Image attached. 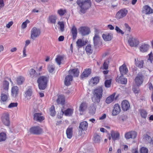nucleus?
Instances as JSON below:
<instances>
[{
	"mask_svg": "<svg viewBox=\"0 0 153 153\" xmlns=\"http://www.w3.org/2000/svg\"><path fill=\"white\" fill-rule=\"evenodd\" d=\"M76 2L80 8V12L83 13H85L91 6L90 0H77Z\"/></svg>",
	"mask_w": 153,
	"mask_h": 153,
	"instance_id": "obj_1",
	"label": "nucleus"
},
{
	"mask_svg": "<svg viewBox=\"0 0 153 153\" xmlns=\"http://www.w3.org/2000/svg\"><path fill=\"white\" fill-rule=\"evenodd\" d=\"M48 80V78L44 76H40L38 79L37 82L39 88L40 90H44L47 87Z\"/></svg>",
	"mask_w": 153,
	"mask_h": 153,
	"instance_id": "obj_2",
	"label": "nucleus"
},
{
	"mask_svg": "<svg viewBox=\"0 0 153 153\" xmlns=\"http://www.w3.org/2000/svg\"><path fill=\"white\" fill-rule=\"evenodd\" d=\"M41 30L39 28L36 27L32 28L31 30L30 38L33 40H35V39L41 35Z\"/></svg>",
	"mask_w": 153,
	"mask_h": 153,
	"instance_id": "obj_3",
	"label": "nucleus"
},
{
	"mask_svg": "<svg viewBox=\"0 0 153 153\" xmlns=\"http://www.w3.org/2000/svg\"><path fill=\"white\" fill-rule=\"evenodd\" d=\"M29 131L31 133L38 135L42 133V130L40 127L37 126L31 127Z\"/></svg>",
	"mask_w": 153,
	"mask_h": 153,
	"instance_id": "obj_4",
	"label": "nucleus"
},
{
	"mask_svg": "<svg viewBox=\"0 0 153 153\" xmlns=\"http://www.w3.org/2000/svg\"><path fill=\"white\" fill-rule=\"evenodd\" d=\"M128 13L127 10L125 8H123L118 12L115 16L117 19H120L125 16Z\"/></svg>",
	"mask_w": 153,
	"mask_h": 153,
	"instance_id": "obj_5",
	"label": "nucleus"
},
{
	"mask_svg": "<svg viewBox=\"0 0 153 153\" xmlns=\"http://www.w3.org/2000/svg\"><path fill=\"white\" fill-rule=\"evenodd\" d=\"M128 42L129 45L131 47H136L139 44V41L132 36L129 37Z\"/></svg>",
	"mask_w": 153,
	"mask_h": 153,
	"instance_id": "obj_6",
	"label": "nucleus"
},
{
	"mask_svg": "<svg viewBox=\"0 0 153 153\" xmlns=\"http://www.w3.org/2000/svg\"><path fill=\"white\" fill-rule=\"evenodd\" d=\"M143 76L141 74H138L135 77L134 81L137 86L140 85L143 81Z\"/></svg>",
	"mask_w": 153,
	"mask_h": 153,
	"instance_id": "obj_7",
	"label": "nucleus"
},
{
	"mask_svg": "<svg viewBox=\"0 0 153 153\" xmlns=\"http://www.w3.org/2000/svg\"><path fill=\"white\" fill-rule=\"evenodd\" d=\"M1 120L5 125L9 126L10 123L9 114L7 113L3 114L1 117Z\"/></svg>",
	"mask_w": 153,
	"mask_h": 153,
	"instance_id": "obj_8",
	"label": "nucleus"
},
{
	"mask_svg": "<svg viewBox=\"0 0 153 153\" xmlns=\"http://www.w3.org/2000/svg\"><path fill=\"white\" fill-rule=\"evenodd\" d=\"M79 30L80 33L83 36L88 35L90 32V28L86 27H81Z\"/></svg>",
	"mask_w": 153,
	"mask_h": 153,
	"instance_id": "obj_9",
	"label": "nucleus"
},
{
	"mask_svg": "<svg viewBox=\"0 0 153 153\" xmlns=\"http://www.w3.org/2000/svg\"><path fill=\"white\" fill-rule=\"evenodd\" d=\"M88 127V123L86 121L81 122L79 127V131L82 132V131H86Z\"/></svg>",
	"mask_w": 153,
	"mask_h": 153,
	"instance_id": "obj_10",
	"label": "nucleus"
},
{
	"mask_svg": "<svg viewBox=\"0 0 153 153\" xmlns=\"http://www.w3.org/2000/svg\"><path fill=\"white\" fill-rule=\"evenodd\" d=\"M103 89L101 87H98L95 89L93 92V95L102 97Z\"/></svg>",
	"mask_w": 153,
	"mask_h": 153,
	"instance_id": "obj_11",
	"label": "nucleus"
},
{
	"mask_svg": "<svg viewBox=\"0 0 153 153\" xmlns=\"http://www.w3.org/2000/svg\"><path fill=\"white\" fill-rule=\"evenodd\" d=\"M91 70L90 68H86L85 69L82 74L80 75V78L82 79L87 78L91 74Z\"/></svg>",
	"mask_w": 153,
	"mask_h": 153,
	"instance_id": "obj_12",
	"label": "nucleus"
},
{
	"mask_svg": "<svg viewBox=\"0 0 153 153\" xmlns=\"http://www.w3.org/2000/svg\"><path fill=\"white\" fill-rule=\"evenodd\" d=\"M121 107L123 111H126L129 109L130 105L128 101L124 100L121 103Z\"/></svg>",
	"mask_w": 153,
	"mask_h": 153,
	"instance_id": "obj_13",
	"label": "nucleus"
},
{
	"mask_svg": "<svg viewBox=\"0 0 153 153\" xmlns=\"http://www.w3.org/2000/svg\"><path fill=\"white\" fill-rule=\"evenodd\" d=\"M102 36L105 41H109L113 39V35L111 33H104L102 35Z\"/></svg>",
	"mask_w": 153,
	"mask_h": 153,
	"instance_id": "obj_14",
	"label": "nucleus"
},
{
	"mask_svg": "<svg viewBox=\"0 0 153 153\" xmlns=\"http://www.w3.org/2000/svg\"><path fill=\"white\" fill-rule=\"evenodd\" d=\"M115 94H116L114 93L108 97L106 99V102L107 104H109L114 100H116L118 97L117 96L115 97Z\"/></svg>",
	"mask_w": 153,
	"mask_h": 153,
	"instance_id": "obj_15",
	"label": "nucleus"
},
{
	"mask_svg": "<svg viewBox=\"0 0 153 153\" xmlns=\"http://www.w3.org/2000/svg\"><path fill=\"white\" fill-rule=\"evenodd\" d=\"M119 70L121 75L126 74L128 71V70L125 64H123L119 68Z\"/></svg>",
	"mask_w": 153,
	"mask_h": 153,
	"instance_id": "obj_16",
	"label": "nucleus"
},
{
	"mask_svg": "<svg viewBox=\"0 0 153 153\" xmlns=\"http://www.w3.org/2000/svg\"><path fill=\"white\" fill-rule=\"evenodd\" d=\"M33 94V91L31 88H28L25 92L24 96L25 98L27 99H30L31 97Z\"/></svg>",
	"mask_w": 153,
	"mask_h": 153,
	"instance_id": "obj_17",
	"label": "nucleus"
},
{
	"mask_svg": "<svg viewBox=\"0 0 153 153\" xmlns=\"http://www.w3.org/2000/svg\"><path fill=\"white\" fill-rule=\"evenodd\" d=\"M41 113H35L34 115V120L36 121L41 122L45 119L44 117L42 116Z\"/></svg>",
	"mask_w": 153,
	"mask_h": 153,
	"instance_id": "obj_18",
	"label": "nucleus"
},
{
	"mask_svg": "<svg viewBox=\"0 0 153 153\" xmlns=\"http://www.w3.org/2000/svg\"><path fill=\"white\" fill-rule=\"evenodd\" d=\"M19 89L17 86H14L11 88V95L13 97L16 98L18 96Z\"/></svg>",
	"mask_w": 153,
	"mask_h": 153,
	"instance_id": "obj_19",
	"label": "nucleus"
},
{
	"mask_svg": "<svg viewBox=\"0 0 153 153\" xmlns=\"http://www.w3.org/2000/svg\"><path fill=\"white\" fill-rule=\"evenodd\" d=\"M9 85V82L6 80H4L2 82V88L3 89L2 91H3L4 90L5 91V92L6 94L8 92Z\"/></svg>",
	"mask_w": 153,
	"mask_h": 153,
	"instance_id": "obj_20",
	"label": "nucleus"
},
{
	"mask_svg": "<svg viewBox=\"0 0 153 153\" xmlns=\"http://www.w3.org/2000/svg\"><path fill=\"white\" fill-rule=\"evenodd\" d=\"M68 73L71 76H73L74 77H77L79 75V72L77 68H74L68 71Z\"/></svg>",
	"mask_w": 153,
	"mask_h": 153,
	"instance_id": "obj_21",
	"label": "nucleus"
},
{
	"mask_svg": "<svg viewBox=\"0 0 153 153\" xmlns=\"http://www.w3.org/2000/svg\"><path fill=\"white\" fill-rule=\"evenodd\" d=\"M120 108L118 104H115L114 106L112 114L113 116H115L118 114L120 111Z\"/></svg>",
	"mask_w": 153,
	"mask_h": 153,
	"instance_id": "obj_22",
	"label": "nucleus"
},
{
	"mask_svg": "<svg viewBox=\"0 0 153 153\" xmlns=\"http://www.w3.org/2000/svg\"><path fill=\"white\" fill-rule=\"evenodd\" d=\"M143 10L142 11L143 13L146 14H150L153 13V10L148 5H145L143 7Z\"/></svg>",
	"mask_w": 153,
	"mask_h": 153,
	"instance_id": "obj_23",
	"label": "nucleus"
},
{
	"mask_svg": "<svg viewBox=\"0 0 153 153\" xmlns=\"http://www.w3.org/2000/svg\"><path fill=\"white\" fill-rule=\"evenodd\" d=\"M87 42L82 39H79L76 42V45L79 48L85 45Z\"/></svg>",
	"mask_w": 153,
	"mask_h": 153,
	"instance_id": "obj_24",
	"label": "nucleus"
},
{
	"mask_svg": "<svg viewBox=\"0 0 153 153\" xmlns=\"http://www.w3.org/2000/svg\"><path fill=\"white\" fill-rule=\"evenodd\" d=\"M116 80L119 83L123 84H126L127 81V79L122 75L119 77L116 78Z\"/></svg>",
	"mask_w": 153,
	"mask_h": 153,
	"instance_id": "obj_25",
	"label": "nucleus"
},
{
	"mask_svg": "<svg viewBox=\"0 0 153 153\" xmlns=\"http://www.w3.org/2000/svg\"><path fill=\"white\" fill-rule=\"evenodd\" d=\"M4 91H2L1 95V103L4 104V102H6L7 100L8 96L7 94H5Z\"/></svg>",
	"mask_w": 153,
	"mask_h": 153,
	"instance_id": "obj_26",
	"label": "nucleus"
},
{
	"mask_svg": "<svg viewBox=\"0 0 153 153\" xmlns=\"http://www.w3.org/2000/svg\"><path fill=\"white\" fill-rule=\"evenodd\" d=\"M61 111H62L63 114L66 116H70L72 115L73 113V109L71 108H68L67 110L63 111L62 109H61Z\"/></svg>",
	"mask_w": 153,
	"mask_h": 153,
	"instance_id": "obj_27",
	"label": "nucleus"
},
{
	"mask_svg": "<svg viewBox=\"0 0 153 153\" xmlns=\"http://www.w3.org/2000/svg\"><path fill=\"white\" fill-rule=\"evenodd\" d=\"M73 80V76L71 75H68L66 77L65 80V84L67 86L69 85L70 84V82Z\"/></svg>",
	"mask_w": 153,
	"mask_h": 153,
	"instance_id": "obj_28",
	"label": "nucleus"
},
{
	"mask_svg": "<svg viewBox=\"0 0 153 153\" xmlns=\"http://www.w3.org/2000/svg\"><path fill=\"white\" fill-rule=\"evenodd\" d=\"M71 33H72L73 36V39L75 40L77 36V30L75 26H73L71 30Z\"/></svg>",
	"mask_w": 153,
	"mask_h": 153,
	"instance_id": "obj_29",
	"label": "nucleus"
},
{
	"mask_svg": "<svg viewBox=\"0 0 153 153\" xmlns=\"http://www.w3.org/2000/svg\"><path fill=\"white\" fill-rule=\"evenodd\" d=\"M111 134L112 139L114 141L119 139L120 134L118 132L112 131L111 133Z\"/></svg>",
	"mask_w": 153,
	"mask_h": 153,
	"instance_id": "obj_30",
	"label": "nucleus"
},
{
	"mask_svg": "<svg viewBox=\"0 0 153 153\" xmlns=\"http://www.w3.org/2000/svg\"><path fill=\"white\" fill-rule=\"evenodd\" d=\"M65 98L62 95H59L58 97V98L56 100V102L59 104L63 105L65 103Z\"/></svg>",
	"mask_w": 153,
	"mask_h": 153,
	"instance_id": "obj_31",
	"label": "nucleus"
},
{
	"mask_svg": "<svg viewBox=\"0 0 153 153\" xmlns=\"http://www.w3.org/2000/svg\"><path fill=\"white\" fill-rule=\"evenodd\" d=\"M93 43L95 47L97 46L100 42V36H94L93 38Z\"/></svg>",
	"mask_w": 153,
	"mask_h": 153,
	"instance_id": "obj_32",
	"label": "nucleus"
},
{
	"mask_svg": "<svg viewBox=\"0 0 153 153\" xmlns=\"http://www.w3.org/2000/svg\"><path fill=\"white\" fill-rule=\"evenodd\" d=\"M66 134L68 138L71 139L73 134V128H68L66 131Z\"/></svg>",
	"mask_w": 153,
	"mask_h": 153,
	"instance_id": "obj_33",
	"label": "nucleus"
},
{
	"mask_svg": "<svg viewBox=\"0 0 153 153\" xmlns=\"http://www.w3.org/2000/svg\"><path fill=\"white\" fill-rule=\"evenodd\" d=\"M149 46L147 44H144L142 45L140 47V50L143 52H146L149 48Z\"/></svg>",
	"mask_w": 153,
	"mask_h": 153,
	"instance_id": "obj_34",
	"label": "nucleus"
},
{
	"mask_svg": "<svg viewBox=\"0 0 153 153\" xmlns=\"http://www.w3.org/2000/svg\"><path fill=\"white\" fill-rule=\"evenodd\" d=\"M102 98L93 95V97H92V100L93 102L95 103H98L100 102L101 99Z\"/></svg>",
	"mask_w": 153,
	"mask_h": 153,
	"instance_id": "obj_35",
	"label": "nucleus"
},
{
	"mask_svg": "<svg viewBox=\"0 0 153 153\" xmlns=\"http://www.w3.org/2000/svg\"><path fill=\"white\" fill-rule=\"evenodd\" d=\"M135 65L138 67L141 68H143V61L141 60V61H138L137 59H135Z\"/></svg>",
	"mask_w": 153,
	"mask_h": 153,
	"instance_id": "obj_36",
	"label": "nucleus"
},
{
	"mask_svg": "<svg viewBox=\"0 0 153 153\" xmlns=\"http://www.w3.org/2000/svg\"><path fill=\"white\" fill-rule=\"evenodd\" d=\"M94 141L95 143H99L101 140V138L100 136L97 134H95L94 135Z\"/></svg>",
	"mask_w": 153,
	"mask_h": 153,
	"instance_id": "obj_37",
	"label": "nucleus"
},
{
	"mask_svg": "<svg viewBox=\"0 0 153 153\" xmlns=\"http://www.w3.org/2000/svg\"><path fill=\"white\" fill-rule=\"evenodd\" d=\"M56 16L51 15L49 17L48 20L50 23L54 24L56 23Z\"/></svg>",
	"mask_w": 153,
	"mask_h": 153,
	"instance_id": "obj_38",
	"label": "nucleus"
},
{
	"mask_svg": "<svg viewBox=\"0 0 153 153\" xmlns=\"http://www.w3.org/2000/svg\"><path fill=\"white\" fill-rule=\"evenodd\" d=\"M85 51L87 53L89 54H90L92 53L93 51L91 45H88L86 46Z\"/></svg>",
	"mask_w": 153,
	"mask_h": 153,
	"instance_id": "obj_39",
	"label": "nucleus"
},
{
	"mask_svg": "<svg viewBox=\"0 0 153 153\" xmlns=\"http://www.w3.org/2000/svg\"><path fill=\"white\" fill-rule=\"evenodd\" d=\"M87 106L85 103H82L79 106V111L80 112L84 111L87 108Z\"/></svg>",
	"mask_w": 153,
	"mask_h": 153,
	"instance_id": "obj_40",
	"label": "nucleus"
},
{
	"mask_svg": "<svg viewBox=\"0 0 153 153\" xmlns=\"http://www.w3.org/2000/svg\"><path fill=\"white\" fill-rule=\"evenodd\" d=\"M143 137L144 140L150 143V142L151 141L152 139L150 136L147 134H145L143 136Z\"/></svg>",
	"mask_w": 153,
	"mask_h": 153,
	"instance_id": "obj_41",
	"label": "nucleus"
},
{
	"mask_svg": "<svg viewBox=\"0 0 153 153\" xmlns=\"http://www.w3.org/2000/svg\"><path fill=\"white\" fill-rule=\"evenodd\" d=\"M109 62L108 59L105 60L103 64L102 68H101L103 69L107 70L108 67Z\"/></svg>",
	"mask_w": 153,
	"mask_h": 153,
	"instance_id": "obj_42",
	"label": "nucleus"
},
{
	"mask_svg": "<svg viewBox=\"0 0 153 153\" xmlns=\"http://www.w3.org/2000/svg\"><path fill=\"white\" fill-rule=\"evenodd\" d=\"M63 59V57L61 56H58L55 59V60L57 64L60 65L61 64V61Z\"/></svg>",
	"mask_w": 153,
	"mask_h": 153,
	"instance_id": "obj_43",
	"label": "nucleus"
},
{
	"mask_svg": "<svg viewBox=\"0 0 153 153\" xmlns=\"http://www.w3.org/2000/svg\"><path fill=\"white\" fill-rule=\"evenodd\" d=\"M59 26V29L61 32H63L64 30V24L63 22H59L57 23Z\"/></svg>",
	"mask_w": 153,
	"mask_h": 153,
	"instance_id": "obj_44",
	"label": "nucleus"
},
{
	"mask_svg": "<svg viewBox=\"0 0 153 153\" xmlns=\"http://www.w3.org/2000/svg\"><path fill=\"white\" fill-rule=\"evenodd\" d=\"M25 80L24 77L22 76H20L17 79V83L18 85L22 84Z\"/></svg>",
	"mask_w": 153,
	"mask_h": 153,
	"instance_id": "obj_45",
	"label": "nucleus"
},
{
	"mask_svg": "<svg viewBox=\"0 0 153 153\" xmlns=\"http://www.w3.org/2000/svg\"><path fill=\"white\" fill-rule=\"evenodd\" d=\"M29 72L31 77L33 78L36 77L37 74L36 73V71L33 69H31L30 70Z\"/></svg>",
	"mask_w": 153,
	"mask_h": 153,
	"instance_id": "obj_46",
	"label": "nucleus"
},
{
	"mask_svg": "<svg viewBox=\"0 0 153 153\" xmlns=\"http://www.w3.org/2000/svg\"><path fill=\"white\" fill-rule=\"evenodd\" d=\"M99 79L98 77H96L91 79L90 81V83H93V84H96L99 82Z\"/></svg>",
	"mask_w": 153,
	"mask_h": 153,
	"instance_id": "obj_47",
	"label": "nucleus"
},
{
	"mask_svg": "<svg viewBox=\"0 0 153 153\" xmlns=\"http://www.w3.org/2000/svg\"><path fill=\"white\" fill-rule=\"evenodd\" d=\"M140 115L141 117L144 118H146L147 114V113L146 111L144 110H141L140 112Z\"/></svg>",
	"mask_w": 153,
	"mask_h": 153,
	"instance_id": "obj_48",
	"label": "nucleus"
},
{
	"mask_svg": "<svg viewBox=\"0 0 153 153\" xmlns=\"http://www.w3.org/2000/svg\"><path fill=\"white\" fill-rule=\"evenodd\" d=\"M6 138V134L4 133H0V142L4 141Z\"/></svg>",
	"mask_w": 153,
	"mask_h": 153,
	"instance_id": "obj_49",
	"label": "nucleus"
},
{
	"mask_svg": "<svg viewBox=\"0 0 153 153\" xmlns=\"http://www.w3.org/2000/svg\"><path fill=\"white\" fill-rule=\"evenodd\" d=\"M50 112L51 115L52 116H54L56 114V112L55 111V108L54 105L51 106L50 109Z\"/></svg>",
	"mask_w": 153,
	"mask_h": 153,
	"instance_id": "obj_50",
	"label": "nucleus"
},
{
	"mask_svg": "<svg viewBox=\"0 0 153 153\" xmlns=\"http://www.w3.org/2000/svg\"><path fill=\"white\" fill-rule=\"evenodd\" d=\"M111 79L107 80L105 82V87L109 88L111 86Z\"/></svg>",
	"mask_w": 153,
	"mask_h": 153,
	"instance_id": "obj_51",
	"label": "nucleus"
},
{
	"mask_svg": "<svg viewBox=\"0 0 153 153\" xmlns=\"http://www.w3.org/2000/svg\"><path fill=\"white\" fill-rule=\"evenodd\" d=\"M66 12V10L60 9L57 11L58 13L60 16H63Z\"/></svg>",
	"mask_w": 153,
	"mask_h": 153,
	"instance_id": "obj_52",
	"label": "nucleus"
},
{
	"mask_svg": "<svg viewBox=\"0 0 153 153\" xmlns=\"http://www.w3.org/2000/svg\"><path fill=\"white\" fill-rule=\"evenodd\" d=\"M96 108L93 105L92 106H91V108H89V112L91 114L93 115L94 114Z\"/></svg>",
	"mask_w": 153,
	"mask_h": 153,
	"instance_id": "obj_53",
	"label": "nucleus"
},
{
	"mask_svg": "<svg viewBox=\"0 0 153 153\" xmlns=\"http://www.w3.org/2000/svg\"><path fill=\"white\" fill-rule=\"evenodd\" d=\"M55 67L52 65H49L48 67V70L50 73H52Z\"/></svg>",
	"mask_w": 153,
	"mask_h": 153,
	"instance_id": "obj_54",
	"label": "nucleus"
},
{
	"mask_svg": "<svg viewBox=\"0 0 153 153\" xmlns=\"http://www.w3.org/2000/svg\"><path fill=\"white\" fill-rule=\"evenodd\" d=\"M132 90L133 92L135 94L138 93L140 91L139 88L136 87L135 86L133 87L132 88Z\"/></svg>",
	"mask_w": 153,
	"mask_h": 153,
	"instance_id": "obj_55",
	"label": "nucleus"
},
{
	"mask_svg": "<svg viewBox=\"0 0 153 153\" xmlns=\"http://www.w3.org/2000/svg\"><path fill=\"white\" fill-rule=\"evenodd\" d=\"M29 23V21L28 20H27L25 22L22 23L21 26L22 28V29L25 28L27 27V24Z\"/></svg>",
	"mask_w": 153,
	"mask_h": 153,
	"instance_id": "obj_56",
	"label": "nucleus"
},
{
	"mask_svg": "<svg viewBox=\"0 0 153 153\" xmlns=\"http://www.w3.org/2000/svg\"><path fill=\"white\" fill-rule=\"evenodd\" d=\"M140 153H148V149L146 148L143 147L141 148L140 150Z\"/></svg>",
	"mask_w": 153,
	"mask_h": 153,
	"instance_id": "obj_57",
	"label": "nucleus"
},
{
	"mask_svg": "<svg viewBox=\"0 0 153 153\" xmlns=\"http://www.w3.org/2000/svg\"><path fill=\"white\" fill-rule=\"evenodd\" d=\"M115 30L117 33H121L122 35L124 34V32L117 26L116 27Z\"/></svg>",
	"mask_w": 153,
	"mask_h": 153,
	"instance_id": "obj_58",
	"label": "nucleus"
},
{
	"mask_svg": "<svg viewBox=\"0 0 153 153\" xmlns=\"http://www.w3.org/2000/svg\"><path fill=\"white\" fill-rule=\"evenodd\" d=\"M18 105L17 102H13L10 103L8 106V108H11L17 107Z\"/></svg>",
	"mask_w": 153,
	"mask_h": 153,
	"instance_id": "obj_59",
	"label": "nucleus"
},
{
	"mask_svg": "<svg viewBox=\"0 0 153 153\" xmlns=\"http://www.w3.org/2000/svg\"><path fill=\"white\" fill-rule=\"evenodd\" d=\"M131 138L134 139L136 138L137 135V133L134 131H131Z\"/></svg>",
	"mask_w": 153,
	"mask_h": 153,
	"instance_id": "obj_60",
	"label": "nucleus"
},
{
	"mask_svg": "<svg viewBox=\"0 0 153 153\" xmlns=\"http://www.w3.org/2000/svg\"><path fill=\"white\" fill-rule=\"evenodd\" d=\"M149 57L148 59V60L150 61L151 63L152 62L153 59V55L152 52L149 54Z\"/></svg>",
	"mask_w": 153,
	"mask_h": 153,
	"instance_id": "obj_61",
	"label": "nucleus"
},
{
	"mask_svg": "<svg viewBox=\"0 0 153 153\" xmlns=\"http://www.w3.org/2000/svg\"><path fill=\"white\" fill-rule=\"evenodd\" d=\"M125 137L127 139H129L131 138V132H128L125 134Z\"/></svg>",
	"mask_w": 153,
	"mask_h": 153,
	"instance_id": "obj_62",
	"label": "nucleus"
},
{
	"mask_svg": "<svg viewBox=\"0 0 153 153\" xmlns=\"http://www.w3.org/2000/svg\"><path fill=\"white\" fill-rule=\"evenodd\" d=\"M94 32V36H100L99 35V33L100 32V31L99 30H98V29H97L96 28H95Z\"/></svg>",
	"mask_w": 153,
	"mask_h": 153,
	"instance_id": "obj_63",
	"label": "nucleus"
},
{
	"mask_svg": "<svg viewBox=\"0 0 153 153\" xmlns=\"http://www.w3.org/2000/svg\"><path fill=\"white\" fill-rule=\"evenodd\" d=\"M148 86H149V89L153 91V86L152 85V84L151 82H148Z\"/></svg>",
	"mask_w": 153,
	"mask_h": 153,
	"instance_id": "obj_64",
	"label": "nucleus"
}]
</instances>
